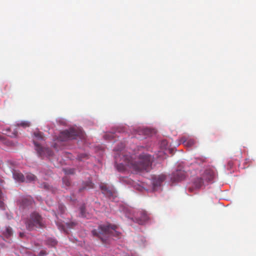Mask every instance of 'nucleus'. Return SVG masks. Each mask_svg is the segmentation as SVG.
Instances as JSON below:
<instances>
[{"instance_id":"f257e3e1","label":"nucleus","mask_w":256,"mask_h":256,"mask_svg":"<svg viewBox=\"0 0 256 256\" xmlns=\"http://www.w3.org/2000/svg\"><path fill=\"white\" fill-rule=\"evenodd\" d=\"M115 154V165L119 172H123L130 168L136 172L145 170L149 172L152 169L153 158L150 154H142L140 155L138 161H134L132 157L124 154L121 150H116Z\"/></svg>"},{"instance_id":"f03ea898","label":"nucleus","mask_w":256,"mask_h":256,"mask_svg":"<svg viewBox=\"0 0 256 256\" xmlns=\"http://www.w3.org/2000/svg\"><path fill=\"white\" fill-rule=\"evenodd\" d=\"M117 226L115 225L104 224L98 226L97 230H94L92 232L94 236H98L104 244L110 242L112 236L119 238L120 232L116 230Z\"/></svg>"},{"instance_id":"7ed1b4c3","label":"nucleus","mask_w":256,"mask_h":256,"mask_svg":"<svg viewBox=\"0 0 256 256\" xmlns=\"http://www.w3.org/2000/svg\"><path fill=\"white\" fill-rule=\"evenodd\" d=\"M26 228L29 230H32L36 228H42L43 226L42 218L38 214L33 212L26 221Z\"/></svg>"},{"instance_id":"20e7f679","label":"nucleus","mask_w":256,"mask_h":256,"mask_svg":"<svg viewBox=\"0 0 256 256\" xmlns=\"http://www.w3.org/2000/svg\"><path fill=\"white\" fill-rule=\"evenodd\" d=\"M81 132L72 128L68 130L61 132L59 136V139L61 141H66L68 140L76 139L77 137H82Z\"/></svg>"},{"instance_id":"39448f33","label":"nucleus","mask_w":256,"mask_h":256,"mask_svg":"<svg viewBox=\"0 0 256 256\" xmlns=\"http://www.w3.org/2000/svg\"><path fill=\"white\" fill-rule=\"evenodd\" d=\"M149 220L150 217L147 212L144 210H140L138 212L134 218H132L134 222L142 225L146 224Z\"/></svg>"},{"instance_id":"423d86ee","label":"nucleus","mask_w":256,"mask_h":256,"mask_svg":"<svg viewBox=\"0 0 256 256\" xmlns=\"http://www.w3.org/2000/svg\"><path fill=\"white\" fill-rule=\"evenodd\" d=\"M34 142L36 147V150L40 156L43 157L45 156H50L52 155V152L50 148L42 147L35 140H34Z\"/></svg>"},{"instance_id":"0eeeda50","label":"nucleus","mask_w":256,"mask_h":256,"mask_svg":"<svg viewBox=\"0 0 256 256\" xmlns=\"http://www.w3.org/2000/svg\"><path fill=\"white\" fill-rule=\"evenodd\" d=\"M216 176V172L213 168H208L205 170L202 175L206 182H212Z\"/></svg>"},{"instance_id":"6e6552de","label":"nucleus","mask_w":256,"mask_h":256,"mask_svg":"<svg viewBox=\"0 0 256 256\" xmlns=\"http://www.w3.org/2000/svg\"><path fill=\"white\" fill-rule=\"evenodd\" d=\"M186 177V172L182 170H178L174 172L171 176V180L173 182L182 180Z\"/></svg>"},{"instance_id":"1a4fd4ad","label":"nucleus","mask_w":256,"mask_h":256,"mask_svg":"<svg viewBox=\"0 0 256 256\" xmlns=\"http://www.w3.org/2000/svg\"><path fill=\"white\" fill-rule=\"evenodd\" d=\"M166 176L164 174L154 176L152 178V183L154 188L160 186L166 180Z\"/></svg>"},{"instance_id":"9d476101","label":"nucleus","mask_w":256,"mask_h":256,"mask_svg":"<svg viewBox=\"0 0 256 256\" xmlns=\"http://www.w3.org/2000/svg\"><path fill=\"white\" fill-rule=\"evenodd\" d=\"M180 141L184 144V146L187 147H191L196 143V141L194 139L186 138L185 136L182 137L180 138Z\"/></svg>"},{"instance_id":"9b49d317","label":"nucleus","mask_w":256,"mask_h":256,"mask_svg":"<svg viewBox=\"0 0 256 256\" xmlns=\"http://www.w3.org/2000/svg\"><path fill=\"white\" fill-rule=\"evenodd\" d=\"M100 188L102 191V194L106 196H110L112 195V191L109 190L106 184H102L100 185Z\"/></svg>"},{"instance_id":"f8f14e48","label":"nucleus","mask_w":256,"mask_h":256,"mask_svg":"<svg viewBox=\"0 0 256 256\" xmlns=\"http://www.w3.org/2000/svg\"><path fill=\"white\" fill-rule=\"evenodd\" d=\"M13 178L14 179L18 182H24L25 180V178L24 176L21 172L14 170L13 172Z\"/></svg>"},{"instance_id":"ddd939ff","label":"nucleus","mask_w":256,"mask_h":256,"mask_svg":"<svg viewBox=\"0 0 256 256\" xmlns=\"http://www.w3.org/2000/svg\"><path fill=\"white\" fill-rule=\"evenodd\" d=\"M94 184L91 181H88L86 182H84L82 183V186L80 188L78 191L80 192H82L84 190H86L87 188H94Z\"/></svg>"},{"instance_id":"4468645a","label":"nucleus","mask_w":256,"mask_h":256,"mask_svg":"<svg viewBox=\"0 0 256 256\" xmlns=\"http://www.w3.org/2000/svg\"><path fill=\"white\" fill-rule=\"evenodd\" d=\"M204 182H206L202 177L197 178L194 180V184L196 188H200L204 185Z\"/></svg>"},{"instance_id":"2eb2a0df","label":"nucleus","mask_w":256,"mask_h":256,"mask_svg":"<svg viewBox=\"0 0 256 256\" xmlns=\"http://www.w3.org/2000/svg\"><path fill=\"white\" fill-rule=\"evenodd\" d=\"M3 234L6 238L11 236L12 234V228L10 226L6 227L3 230Z\"/></svg>"},{"instance_id":"dca6fc26","label":"nucleus","mask_w":256,"mask_h":256,"mask_svg":"<svg viewBox=\"0 0 256 256\" xmlns=\"http://www.w3.org/2000/svg\"><path fill=\"white\" fill-rule=\"evenodd\" d=\"M26 177V182H34L36 179V177L31 173L27 174Z\"/></svg>"},{"instance_id":"f3484780","label":"nucleus","mask_w":256,"mask_h":256,"mask_svg":"<svg viewBox=\"0 0 256 256\" xmlns=\"http://www.w3.org/2000/svg\"><path fill=\"white\" fill-rule=\"evenodd\" d=\"M18 126H21L24 128H26L27 127H29L30 126V122L28 121H22L16 124Z\"/></svg>"},{"instance_id":"a211bd4d","label":"nucleus","mask_w":256,"mask_h":256,"mask_svg":"<svg viewBox=\"0 0 256 256\" xmlns=\"http://www.w3.org/2000/svg\"><path fill=\"white\" fill-rule=\"evenodd\" d=\"M34 203L32 200L30 198H24L22 200V204L24 206H31Z\"/></svg>"},{"instance_id":"6ab92c4d","label":"nucleus","mask_w":256,"mask_h":256,"mask_svg":"<svg viewBox=\"0 0 256 256\" xmlns=\"http://www.w3.org/2000/svg\"><path fill=\"white\" fill-rule=\"evenodd\" d=\"M70 178L66 176H64L63 178H62V183H63V185L65 186V187H68L70 186Z\"/></svg>"},{"instance_id":"aec40b11","label":"nucleus","mask_w":256,"mask_h":256,"mask_svg":"<svg viewBox=\"0 0 256 256\" xmlns=\"http://www.w3.org/2000/svg\"><path fill=\"white\" fill-rule=\"evenodd\" d=\"M34 136L38 140H43L44 136L42 132H38L34 133Z\"/></svg>"},{"instance_id":"412c9836","label":"nucleus","mask_w":256,"mask_h":256,"mask_svg":"<svg viewBox=\"0 0 256 256\" xmlns=\"http://www.w3.org/2000/svg\"><path fill=\"white\" fill-rule=\"evenodd\" d=\"M66 174H74V170L73 168H66L63 170Z\"/></svg>"},{"instance_id":"4be33fe9","label":"nucleus","mask_w":256,"mask_h":256,"mask_svg":"<svg viewBox=\"0 0 256 256\" xmlns=\"http://www.w3.org/2000/svg\"><path fill=\"white\" fill-rule=\"evenodd\" d=\"M66 224L68 228H71L76 226L77 225V223L76 222H67Z\"/></svg>"},{"instance_id":"5701e85b","label":"nucleus","mask_w":256,"mask_h":256,"mask_svg":"<svg viewBox=\"0 0 256 256\" xmlns=\"http://www.w3.org/2000/svg\"><path fill=\"white\" fill-rule=\"evenodd\" d=\"M88 156L85 154H81L78 156V159L80 160H82L84 158H87Z\"/></svg>"},{"instance_id":"b1692460","label":"nucleus","mask_w":256,"mask_h":256,"mask_svg":"<svg viewBox=\"0 0 256 256\" xmlns=\"http://www.w3.org/2000/svg\"><path fill=\"white\" fill-rule=\"evenodd\" d=\"M56 224H57L59 230H60L65 231V227L63 224H62L60 222H57Z\"/></svg>"},{"instance_id":"393cba45","label":"nucleus","mask_w":256,"mask_h":256,"mask_svg":"<svg viewBox=\"0 0 256 256\" xmlns=\"http://www.w3.org/2000/svg\"><path fill=\"white\" fill-rule=\"evenodd\" d=\"M58 210L60 214H62L65 212L66 207L64 205L60 204L58 205Z\"/></svg>"},{"instance_id":"a878e982","label":"nucleus","mask_w":256,"mask_h":256,"mask_svg":"<svg viewBox=\"0 0 256 256\" xmlns=\"http://www.w3.org/2000/svg\"><path fill=\"white\" fill-rule=\"evenodd\" d=\"M47 254L45 250H41L38 254V256H44Z\"/></svg>"},{"instance_id":"bb28decb","label":"nucleus","mask_w":256,"mask_h":256,"mask_svg":"<svg viewBox=\"0 0 256 256\" xmlns=\"http://www.w3.org/2000/svg\"><path fill=\"white\" fill-rule=\"evenodd\" d=\"M85 208L84 206H82L80 208V214L82 216H85V215L84 214Z\"/></svg>"},{"instance_id":"cd10ccee","label":"nucleus","mask_w":256,"mask_h":256,"mask_svg":"<svg viewBox=\"0 0 256 256\" xmlns=\"http://www.w3.org/2000/svg\"><path fill=\"white\" fill-rule=\"evenodd\" d=\"M42 186H43L44 188H46V189H48V188H49V187H50V186H49L48 184H46V183H44V184H42Z\"/></svg>"},{"instance_id":"c85d7f7f","label":"nucleus","mask_w":256,"mask_h":256,"mask_svg":"<svg viewBox=\"0 0 256 256\" xmlns=\"http://www.w3.org/2000/svg\"><path fill=\"white\" fill-rule=\"evenodd\" d=\"M19 235H20V238H23L24 236V232H20Z\"/></svg>"},{"instance_id":"c756f323","label":"nucleus","mask_w":256,"mask_h":256,"mask_svg":"<svg viewBox=\"0 0 256 256\" xmlns=\"http://www.w3.org/2000/svg\"><path fill=\"white\" fill-rule=\"evenodd\" d=\"M3 206H4V202L2 200H0V208H2Z\"/></svg>"},{"instance_id":"7c9ffc66","label":"nucleus","mask_w":256,"mask_h":256,"mask_svg":"<svg viewBox=\"0 0 256 256\" xmlns=\"http://www.w3.org/2000/svg\"><path fill=\"white\" fill-rule=\"evenodd\" d=\"M4 182V180L0 178V185H2Z\"/></svg>"},{"instance_id":"2f4dec72","label":"nucleus","mask_w":256,"mask_h":256,"mask_svg":"<svg viewBox=\"0 0 256 256\" xmlns=\"http://www.w3.org/2000/svg\"><path fill=\"white\" fill-rule=\"evenodd\" d=\"M16 136V133H14V134H13V136Z\"/></svg>"},{"instance_id":"473e14b6","label":"nucleus","mask_w":256,"mask_h":256,"mask_svg":"<svg viewBox=\"0 0 256 256\" xmlns=\"http://www.w3.org/2000/svg\"><path fill=\"white\" fill-rule=\"evenodd\" d=\"M189 190H190V191H192V188H189Z\"/></svg>"},{"instance_id":"72a5a7b5","label":"nucleus","mask_w":256,"mask_h":256,"mask_svg":"<svg viewBox=\"0 0 256 256\" xmlns=\"http://www.w3.org/2000/svg\"><path fill=\"white\" fill-rule=\"evenodd\" d=\"M71 201L74 202V200H70Z\"/></svg>"},{"instance_id":"f704fd0d","label":"nucleus","mask_w":256,"mask_h":256,"mask_svg":"<svg viewBox=\"0 0 256 256\" xmlns=\"http://www.w3.org/2000/svg\"><path fill=\"white\" fill-rule=\"evenodd\" d=\"M54 244H56V242H54Z\"/></svg>"},{"instance_id":"c9c22d12","label":"nucleus","mask_w":256,"mask_h":256,"mask_svg":"<svg viewBox=\"0 0 256 256\" xmlns=\"http://www.w3.org/2000/svg\"><path fill=\"white\" fill-rule=\"evenodd\" d=\"M124 146L123 144H122V148H124Z\"/></svg>"}]
</instances>
